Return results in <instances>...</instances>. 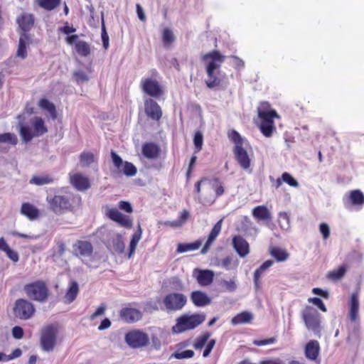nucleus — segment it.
<instances>
[{
  "label": "nucleus",
  "mask_w": 364,
  "mask_h": 364,
  "mask_svg": "<svg viewBox=\"0 0 364 364\" xmlns=\"http://www.w3.org/2000/svg\"><path fill=\"white\" fill-rule=\"evenodd\" d=\"M202 60L205 63L207 79L205 81L209 89H215L223 87L224 80L226 78L225 73L222 74L219 69L225 59L218 50H213L207 53L201 57Z\"/></svg>",
  "instance_id": "1"
},
{
  "label": "nucleus",
  "mask_w": 364,
  "mask_h": 364,
  "mask_svg": "<svg viewBox=\"0 0 364 364\" xmlns=\"http://www.w3.org/2000/svg\"><path fill=\"white\" fill-rule=\"evenodd\" d=\"M205 320V315L204 314L191 315L184 314L176 318V324L172 327V331L176 333H181L193 330L203 323Z\"/></svg>",
  "instance_id": "2"
},
{
  "label": "nucleus",
  "mask_w": 364,
  "mask_h": 364,
  "mask_svg": "<svg viewBox=\"0 0 364 364\" xmlns=\"http://www.w3.org/2000/svg\"><path fill=\"white\" fill-rule=\"evenodd\" d=\"M58 325L50 323L43 326L41 330L40 346L46 352H51L57 344Z\"/></svg>",
  "instance_id": "3"
},
{
  "label": "nucleus",
  "mask_w": 364,
  "mask_h": 364,
  "mask_svg": "<svg viewBox=\"0 0 364 364\" xmlns=\"http://www.w3.org/2000/svg\"><path fill=\"white\" fill-rule=\"evenodd\" d=\"M23 290L26 296L33 301L45 302L49 296V289L43 280H37L26 284Z\"/></svg>",
  "instance_id": "4"
},
{
  "label": "nucleus",
  "mask_w": 364,
  "mask_h": 364,
  "mask_svg": "<svg viewBox=\"0 0 364 364\" xmlns=\"http://www.w3.org/2000/svg\"><path fill=\"white\" fill-rule=\"evenodd\" d=\"M151 76L149 77H144L141 80L140 87L141 90L147 95L159 98L164 93V89L157 80L159 73L156 69L151 70Z\"/></svg>",
  "instance_id": "5"
},
{
  "label": "nucleus",
  "mask_w": 364,
  "mask_h": 364,
  "mask_svg": "<svg viewBox=\"0 0 364 364\" xmlns=\"http://www.w3.org/2000/svg\"><path fill=\"white\" fill-rule=\"evenodd\" d=\"M306 327L316 335L320 336L321 331V315L316 309L306 306L301 314Z\"/></svg>",
  "instance_id": "6"
},
{
  "label": "nucleus",
  "mask_w": 364,
  "mask_h": 364,
  "mask_svg": "<svg viewBox=\"0 0 364 364\" xmlns=\"http://www.w3.org/2000/svg\"><path fill=\"white\" fill-rule=\"evenodd\" d=\"M187 296L179 292H170L163 299V304L168 312L181 311L187 304Z\"/></svg>",
  "instance_id": "7"
},
{
  "label": "nucleus",
  "mask_w": 364,
  "mask_h": 364,
  "mask_svg": "<svg viewBox=\"0 0 364 364\" xmlns=\"http://www.w3.org/2000/svg\"><path fill=\"white\" fill-rule=\"evenodd\" d=\"M126 343L132 348H140L149 343L148 334L140 329L128 331L124 336Z\"/></svg>",
  "instance_id": "8"
},
{
  "label": "nucleus",
  "mask_w": 364,
  "mask_h": 364,
  "mask_svg": "<svg viewBox=\"0 0 364 364\" xmlns=\"http://www.w3.org/2000/svg\"><path fill=\"white\" fill-rule=\"evenodd\" d=\"M49 208L55 214L60 215L71 210L70 198L68 196L55 195L47 197Z\"/></svg>",
  "instance_id": "9"
},
{
  "label": "nucleus",
  "mask_w": 364,
  "mask_h": 364,
  "mask_svg": "<svg viewBox=\"0 0 364 364\" xmlns=\"http://www.w3.org/2000/svg\"><path fill=\"white\" fill-rule=\"evenodd\" d=\"M13 310L14 316L22 320L31 318L36 311L34 305L31 301L24 299H17Z\"/></svg>",
  "instance_id": "10"
},
{
  "label": "nucleus",
  "mask_w": 364,
  "mask_h": 364,
  "mask_svg": "<svg viewBox=\"0 0 364 364\" xmlns=\"http://www.w3.org/2000/svg\"><path fill=\"white\" fill-rule=\"evenodd\" d=\"M112 163L119 173L127 176H134L137 173L136 166L131 162L123 161L122 159L113 150L110 153Z\"/></svg>",
  "instance_id": "11"
},
{
  "label": "nucleus",
  "mask_w": 364,
  "mask_h": 364,
  "mask_svg": "<svg viewBox=\"0 0 364 364\" xmlns=\"http://www.w3.org/2000/svg\"><path fill=\"white\" fill-rule=\"evenodd\" d=\"M258 117L261 120L259 129L262 134L266 137L272 136L275 129L274 119L275 118H279L277 112H272L269 114L262 113L261 115Z\"/></svg>",
  "instance_id": "12"
},
{
  "label": "nucleus",
  "mask_w": 364,
  "mask_h": 364,
  "mask_svg": "<svg viewBox=\"0 0 364 364\" xmlns=\"http://www.w3.org/2000/svg\"><path fill=\"white\" fill-rule=\"evenodd\" d=\"M105 214L108 218L117 223L121 227L125 228L127 229H130L132 228L133 221L132 218L129 215L122 214L116 208H108L106 210Z\"/></svg>",
  "instance_id": "13"
},
{
  "label": "nucleus",
  "mask_w": 364,
  "mask_h": 364,
  "mask_svg": "<svg viewBox=\"0 0 364 364\" xmlns=\"http://www.w3.org/2000/svg\"><path fill=\"white\" fill-rule=\"evenodd\" d=\"M119 318L127 323H134L142 318L143 313L138 309L126 306L121 309L119 312Z\"/></svg>",
  "instance_id": "14"
},
{
  "label": "nucleus",
  "mask_w": 364,
  "mask_h": 364,
  "mask_svg": "<svg viewBox=\"0 0 364 364\" xmlns=\"http://www.w3.org/2000/svg\"><path fill=\"white\" fill-rule=\"evenodd\" d=\"M78 38L77 34L68 36L65 38V42L70 46L75 44V50L77 53L82 57H87L91 53L90 46L86 41H77Z\"/></svg>",
  "instance_id": "15"
},
{
  "label": "nucleus",
  "mask_w": 364,
  "mask_h": 364,
  "mask_svg": "<svg viewBox=\"0 0 364 364\" xmlns=\"http://www.w3.org/2000/svg\"><path fill=\"white\" fill-rule=\"evenodd\" d=\"M144 112L148 117L155 121H159L162 117L161 107L151 98L144 100Z\"/></svg>",
  "instance_id": "16"
},
{
  "label": "nucleus",
  "mask_w": 364,
  "mask_h": 364,
  "mask_svg": "<svg viewBox=\"0 0 364 364\" xmlns=\"http://www.w3.org/2000/svg\"><path fill=\"white\" fill-rule=\"evenodd\" d=\"M320 349L319 343L316 340H311L305 346L304 355L308 360L315 361L317 364H320Z\"/></svg>",
  "instance_id": "17"
},
{
  "label": "nucleus",
  "mask_w": 364,
  "mask_h": 364,
  "mask_svg": "<svg viewBox=\"0 0 364 364\" xmlns=\"http://www.w3.org/2000/svg\"><path fill=\"white\" fill-rule=\"evenodd\" d=\"M20 33H27L34 26L35 16L33 14L22 13L16 18Z\"/></svg>",
  "instance_id": "18"
},
{
  "label": "nucleus",
  "mask_w": 364,
  "mask_h": 364,
  "mask_svg": "<svg viewBox=\"0 0 364 364\" xmlns=\"http://www.w3.org/2000/svg\"><path fill=\"white\" fill-rule=\"evenodd\" d=\"M233 153L240 166L244 170L250 168L251 159L247 151L242 146H234Z\"/></svg>",
  "instance_id": "19"
},
{
  "label": "nucleus",
  "mask_w": 364,
  "mask_h": 364,
  "mask_svg": "<svg viewBox=\"0 0 364 364\" xmlns=\"http://www.w3.org/2000/svg\"><path fill=\"white\" fill-rule=\"evenodd\" d=\"M73 254L77 256L90 257L92 255L93 247L90 242L77 240L73 246Z\"/></svg>",
  "instance_id": "20"
},
{
  "label": "nucleus",
  "mask_w": 364,
  "mask_h": 364,
  "mask_svg": "<svg viewBox=\"0 0 364 364\" xmlns=\"http://www.w3.org/2000/svg\"><path fill=\"white\" fill-rule=\"evenodd\" d=\"M70 182L75 189L80 191H84L90 188L89 178L79 173L70 174Z\"/></svg>",
  "instance_id": "21"
},
{
  "label": "nucleus",
  "mask_w": 364,
  "mask_h": 364,
  "mask_svg": "<svg viewBox=\"0 0 364 364\" xmlns=\"http://www.w3.org/2000/svg\"><path fill=\"white\" fill-rule=\"evenodd\" d=\"M193 276L200 286L205 287L212 284L214 278V272L209 269H196L193 272Z\"/></svg>",
  "instance_id": "22"
},
{
  "label": "nucleus",
  "mask_w": 364,
  "mask_h": 364,
  "mask_svg": "<svg viewBox=\"0 0 364 364\" xmlns=\"http://www.w3.org/2000/svg\"><path fill=\"white\" fill-rule=\"evenodd\" d=\"M232 245L237 254L244 257L250 252L249 243L240 235H235L232 238Z\"/></svg>",
  "instance_id": "23"
},
{
  "label": "nucleus",
  "mask_w": 364,
  "mask_h": 364,
  "mask_svg": "<svg viewBox=\"0 0 364 364\" xmlns=\"http://www.w3.org/2000/svg\"><path fill=\"white\" fill-rule=\"evenodd\" d=\"M190 298L194 306L197 307H203L211 303V299L207 294L199 290L192 291Z\"/></svg>",
  "instance_id": "24"
},
{
  "label": "nucleus",
  "mask_w": 364,
  "mask_h": 364,
  "mask_svg": "<svg viewBox=\"0 0 364 364\" xmlns=\"http://www.w3.org/2000/svg\"><path fill=\"white\" fill-rule=\"evenodd\" d=\"M31 42V36L28 33H20L18 46L16 51V56L25 59L27 58V46Z\"/></svg>",
  "instance_id": "25"
},
{
  "label": "nucleus",
  "mask_w": 364,
  "mask_h": 364,
  "mask_svg": "<svg viewBox=\"0 0 364 364\" xmlns=\"http://www.w3.org/2000/svg\"><path fill=\"white\" fill-rule=\"evenodd\" d=\"M141 151L144 156L149 159H154L158 158L161 153L160 147L153 142H147L144 144Z\"/></svg>",
  "instance_id": "26"
},
{
  "label": "nucleus",
  "mask_w": 364,
  "mask_h": 364,
  "mask_svg": "<svg viewBox=\"0 0 364 364\" xmlns=\"http://www.w3.org/2000/svg\"><path fill=\"white\" fill-rule=\"evenodd\" d=\"M349 306V318L352 322H355L358 319L359 311V300L358 294L357 292H354L351 294Z\"/></svg>",
  "instance_id": "27"
},
{
  "label": "nucleus",
  "mask_w": 364,
  "mask_h": 364,
  "mask_svg": "<svg viewBox=\"0 0 364 364\" xmlns=\"http://www.w3.org/2000/svg\"><path fill=\"white\" fill-rule=\"evenodd\" d=\"M21 213L30 220H36L40 216V210L29 203H23L21 205Z\"/></svg>",
  "instance_id": "28"
},
{
  "label": "nucleus",
  "mask_w": 364,
  "mask_h": 364,
  "mask_svg": "<svg viewBox=\"0 0 364 364\" xmlns=\"http://www.w3.org/2000/svg\"><path fill=\"white\" fill-rule=\"evenodd\" d=\"M252 215L257 221H270L272 214L265 205H258L252 210Z\"/></svg>",
  "instance_id": "29"
},
{
  "label": "nucleus",
  "mask_w": 364,
  "mask_h": 364,
  "mask_svg": "<svg viewBox=\"0 0 364 364\" xmlns=\"http://www.w3.org/2000/svg\"><path fill=\"white\" fill-rule=\"evenodd\" d=\"M269 253L277 262H285L289 257V253L278 246H270Z\"/></svg>",
  "instance_id": "30"
},
{
  "label": "nucleus",
  "mask_w": 364,
  "mask_h": 364,
  "mask_svg": "<svg viewBox=\"0 0 364 364\" xmlns=\"http://www.w3.org/2000/svg\"><path fill=\"white\" fill-rule=\"evenodd\" d=\"M273 264V261L271 259L266 260L263 264L257 269L254 272V283L257 289L260 288V277L264 272Z\"/></svg>",
  "instance_id": "31"
},
{
  "label": "nucleus",
  "mask_w": 364,
  "mask_h": 364,
  "mask_svg": "<svg viewBox=\"0 0 364 364\" xmlns=\"http://www.w3.org/2000/svg\"><path fill=\"white\" fill-rule=\"evenodd\" d=\"M273 264V261L271 259L266 260L263 264L257 269L254 272V283L257 289L260 288V277L264 272Z\"/></svg>",
  "instance_id": "32"
},
{
  "label": "nucleus",
  "mask_w": 364,
  "mask_h": 364,
  "mask_svg": "<svg viewBox=\"0 0 364 364\" xmlns=\"http://www.w3.org/2000/svg\"><path fill=\"white\" fill-rule=\"evenodd\" d=\"M33 127V134L35 136H39L48 132V129L45 125V122L41 117H36L32 122Z\"/></svg>",
  "instance_id": "33"
},
{
  "label": "nucleus",
  "mask_w": 364,
  "mask_h": 364,
  "mask_svg": "<svg viewBox=\"0 0 364 364\" xmlns=\"http://www.w3.org/2000/svg\"><path fill=\"white\" fill-rule=\"evenodd\" d=\"M142 235V229L140 225L138 226L137 230L134 232V234L132 236L131 241L129 243V251L128 253V257L130 258L134 252H135V250L136 248V246L140 241Z\"/></svg>",
  "instance_id": "34"
},
{
  "label": "nucleus",
  "mask_w": 364,
  "mask_h": 364,
  "mask_svg": "<svg viewBox=\"0 0 364 364\" xmlns=\"http://www.w3.org/2000/svg\"><path fill=\"white\" fill-rule=\"evenodd\" d=\"M142 235V229L140 225L138 226L137 230L134 232V234L132 236L131 241L129 243V251L128 253V257L130 258L134 252H135V250L136 248V246L140 241Z\"/></svg>",
  "instance_id": "35"
},
{
  "label": "nucleus",
  "mask_w": 364,
  "mask_h": 364,
  "mask_svg": "<svg viewBox=\"0 0 364 364\" xmlns=\"http://www.w3.org/2000/svg\"><path fill=\"white\" fill-rule=\"evenodd\" d=\"M202 245V240H196L191 243H179L177 246L176 251L179 253H183L189 251L198 250Z\"/></svg>",
  "instance_id": "36"
},
{
  "label": "nucleus",
  "mask_w": 364,
  "mask_h": 364,
  "mask_svg": "<svg viewBox=\"0 0 364 364\" xmlns=\"http://www.w3.org/2000/svg\"><path fill=\"white\" fill-rule=\"evenodd\" d=\"M348 200L352 205L361 207L364 204V195L358 189L353 190L350 192Z\"/></svg>",
  "instance_id": "37"
},
{
  "label": "nucleus",
  "mask_w": 364,
  "mask_h": 364,
  "mask_svg": "<svg viewBox=\"0 0 364 364\" xmlns=\"http://www.w3.org/2000/svg\"><path fill=\"white\" fill-rule=\"evenodd\" d=\"M253 318L252 314L248 311H242L240 314H237L235 316L232 320L231 323L232 325H238L242 323H248L252 321Z\"/></svg>",
  "instance_id": "38"
},
{
  "label": "nucleus",
  "mask_w": 364,
  "mask_h": 364,
  "mask_svg": "<svg viewBox=\"0 0 364 364\" xmlns=\"http://www.w3.org/2000/svg\"><path fill=\"white\" fill-rule=\"evenodd\" d=\"M79 293V287L75 281H72L70 283L69 288L65 295V299L66 302L71 303L73 302L77 297Z\"/></svg>",
  "instance_id": "39"
},
{
  "label": "nucleus",
  "mask_w": 364,
  "mask_h": 364,
  "mask_svg": "<svg viewBox=\"0 0 364 364\" xmlns=\"http://www.w3.org/2000/svg\"><path fill=\"white\" fill-rule=\"evenodd\" d=\"M53 181V178L50 175H41L33 176L30 180V183L36 186H43L52 183Z\"/></svg>",
  "instance_id": "40"
},
{
  "label": "nucleus",
  "mask_w": 364,
  "mask_h": 364,
  "mask_svg": "<svg viewBox=\"0 0 364 364\" xmlns=\"http://www.w3.org/2000/svg\"><path fill=\"white\" fill-rule=\"evenodd\" d=\"M61 0H36V4L46 11H52L57 8Z\"/></svg>",
  "instance_id": "41"
},
{
  "label": "nucleus",
  "mask_w": 364,
  "mask_h": 364,
  "mask_svg": "<svg viewBox=\"0 0 364 364\" xmlns=\"http://www.w3.org/2000/svg\"><path fill=\"white\" fill-rule=\"evenodd\" d=\"M189 215H189V212L187 210H183L181 213L178 220H173V221H167V222L165 223V225H168V226H170V227H172V228L181 227L188 219Z\"/></svg>",
  "instance_id": "42"
},
{
  "label": "nucleus",
  "mask_w": 364,
  "mask_h": 364,
  "mask_svg": "<svg viewBox=\"0 0 364 364\" xmlns=\"http://www.w3.org/2000/svg\"><path fill=\"white\" fill-rule=\"evenodd\" d=\"M38 105L42 109L47 110L53 119L57 118L56 109L52 102L46 98H42L40 100Z\"/></svg>",
  "instance_id": "43"
},
{
  "label": "nucleus",
  "mask_w": 364,
  "mask_h": 364,
  "mask_svg": "<svg viewBox=\"0 0 364 364\" xmlns=\"http://www.w3.org/2000/svg\"><path fill=\"white\" fill-rule=\"evenodd\" d=\"M347 270V267L346 265H341L338 269L330 271L327 277L329 279L337 281L343 277Z\"/></svg>",
  "instance_id": "44"
},
{
  "label": "nucleus",
  "mask_w": 364,
  "mask_h": 364,
  "mask_svg": "<svg viewBox=\"0 0 364 364\" xmlns=\"http://www.w3.org/2000/svg\"><path fill=\"white\" fill-rule=\"evenodd\" d=\"M211 186L215 193L216 198H219L225 193V188L220 178L214 177L212 178Z\"/></svg>",
  "instance_id": "45"
},
{
  "label": "nucleus",
  "mask_w": 364,
  "mask_h": 364,
  "mask_svg": "<svg viewBox=\"0 0 364 364\" xmlns=\"http://www.w3.org/2000/svg\"><path fill=\"white\" fill-rule=\"evenodd\" d=\"M80 162L82 166L87 167L90 166L95 161V156L89 151H84L79 156Z\"/></svg>",
  "instance_id": "46"
},
{
  "label": "nucleus",
  "mask_w": 364,
  "mask_h": 364,
  "mask_svg": "<svg viewBox=\"0 0 364 364\" xmlns=\"http://www.w3.org/2000/svg\"><path fill=\"white\" fill-rule=\"evenodd\" d=\"M19 134L22 138V140L25 142H29L35 137L33 132L31 129L26 125H21L19 129Z\"/></svg>",
  "instance_id": "47"
},
{
  "label": "nucleus",
  "mask_w": 364,
  "mask_h": 364,
  "mask_svg": "<svg viewBox=\"0 0 364 364\" xmlns=\"http://www.w3.org/2000/svg\"><path fill=\"white\" fill-rule=\"evenodd\" d=\"M174 41L175 37L173 31L168 28H164L162 32V41L164 45L165 46H170Z\"/></svg>",
  "instance_id": "48"
},
{
  "label": "nucleus",
  "mask_w": 364,
  "mask_h": 364,
  "mask_svg": "<svg viewBox=\"0 0 364 364\" xmlns=\"http://www.w3.org/2000/svg\"><path fill=\"white\" fill-rule=\"evenodd\" d=\"M210 336V334L208 332H205L201 336L197 337L193 343L194 348L198 350L203 348L206 343L208 342Z\"/></svg>",
  "instance_id": "49"
},
{
  "label": "nucleus",
  "mask_w": 364,
  "mask_h": 364,
  "mask_svg": "<svg viewBox=\"0 0 364 364\" xmlns=\"http://www.w3.org/2000/svg\"><path fill=\"white\" fill-rule=\"evenodd\" d=\"M0 143H9L11 145H16L18 143V139L12 133L0 134Z\"/></svg>",
  "instance_id": "50"
},
{
  "label": "nucleus",
  "mask_w": 364,
  "mask_h": 364,
  "mask_svg": "<svg viewBox=\"0 0 364 364\" xmlns=\"http://www.w3.org/2000/svg\"><path fill=\"white\" fill-rule=\"evenodd\" d=\"M222 229V220L217 222L212 228L208 239L210 242H214L217 237L219 235Z\"/></svg>",
  "instance_id": "51"
},
{
  "label": "nucleus",
  "mask_w": 364,
  "mask_h": 364,
  "mask_svg": "<svg viewBox=\"0 0 364 364\" xmlns=\"http://www.w3.org/2000/svg\"><path fill=\"white\" fill-rule=\"evenodd\" d=\"M229 139L235 144V146H242L243 144V140L240 134L235 130L232 129L228 134Z\"/></svg>",
  "instance_id": "52"
},
{
  "label": "nucleus",
  "mask_w": 364,
  "mask_h": 364,
  "mask_svg": "<svg viewBox=\"0 0 364 364\" xmlns=\"http://www.w3.org/2000/svg\"><path fill=\"white\" fill-rule=\"evenodd\" d=\"M272 112H277L276 110L272 109L271 105L268 102H261L257 107L258 116L263 114H271Z\"/></svg>",
  "instance_id": "53"
},
{
  "label": "nucleus",
  "mask_w": 364,
  "mask_h": 364,
  "mask_svg": "<svg viewBox=\"0 0 364 364\" xmlns=\"http://www.w3.org/2000/svg\"><path fill=\"white\" fill-rule=\"evenodd\" d=\"M193 144L195 146V153L200 151L203 144V136L200 132L198 131L195 133Z\"/></svg>",
  "instance_id": "54"
},
{
  "label": "nucleus",
  "mask_w": 364,
  "mask_h": 364,
  "mask_svg": "<svg viewBox=\"0 0 364 364\" xmlns=\"http://www.w3.org/2000/svg\"><path fill=\"white\" fill-rule=\"evenodd\" d=\"M194 356V352L192 350H186L182 352L176 351L171 354V358L176 359H188L191 358Z\"/></svg>",
  "instance_id": "55"
},
{
  "label": "nucleus",
  "mask_w": 364,
  "mask_h": 364,
  "mask_svg": "<svg viewBox=\"0 0 364 364\" xmlns=\"http://www.w3.org/2000/svg\"><path fill=\"white\" fill-rule=\"evenodd\" d=\"M73 77L77 84H81L89 80L87 74L83 70H76L73 73Z\"/></svg>",
  "instance_id": "56"
},
{
  "label": "nucleus",
  "mask_w": 364,
  "mask_h": 364,
  "mask_svg": "<svg viewBox=\"0 0 364 364\" xmlns=\"http://www.w3.org/2000/svg\"><path fill=\"white\" fill-rule=\"evenodd\" d=\"M282 177L284 182L287 183L289 186L294 188L299 187V184L298 181L289 173H283L282 174Z\"/></svg>",
  "instance_id": "57"
},
{
  "label": "nucleus",
  "mask_w": 364,
  "mask_h": 364,
  "mask_svg": "<svg viewBox=\"0 0 364 364\" xmlns=\"http://www.w3.org/2000/svg\"><path fill=\"white\" fill-rule=\"evenodd\" d=\"M277 338L275 337H271L266 339H258V340H254L252 341V343L255 346H267L276 343Z\"/></svg>",
  "instance_id": "58"
},
{
  "label": "nucleus",
  "mask_w": 364,
  "mask_h": 364,
  "mask_svg": "<svg viewBox=\"0 0 364 364\" xmlns=\"http://www.w3.org/2000/svg\"><path fill=\"white\" fill-rule=\"evenodd\" d=\"M309 302L312 303L315 306H316L321 311L323 312H326L327 309L322 301V300L318 297H312L308 299Z\"/></svg>",
  "instance_id": "59"
},
{
  "label": "nucleus",
  "mask_w": 364,
  "mask_h": 364,
  "mask_svg": "<svg viewBox=\"0 0 364 364\" xmlns=\"http://www.w3.org/2000/svg\"><path fill=\"white\" fill-rule=\"evenodd\" d=\"M231 59L232 60V65L237 70H241L245 67V62L240 59L239 57L235 55H232Z\"/></svg>",
  "instance_id": "60"
},
{
  "label": "nucleus",
  "mask_w": 364,
  "mask_h": 364,
  "mask_svg": "<svg viewBox=\"0 0 364 364\" xmlns=\"http://www.w3.org/2000/svg\"><path fill=\"white\" fill-rule=\"evenodd\" d=\"M118 206L119 209L124 210L127 213H131L133 212L132 206L128 201L121 200L119 202Z\"/></svg>",
  "instance_id": "61"
},
{
  "label": "nucleus",
  "mask_w": 364,
  "mask_h": 364,
  "mask_svg": "<svg viewBox=\"0 0 364 364\" xmlns=\"http://www.w3.org/2000/svg\"><path fill=\"white\" fill-rule=\"evenodd\" d=\"M319 230L321 233L322 234L323 238L326 240L330 236V228L326 223H321L319 225Z\"/></svg>",
  "instance_id": "62"
},
{
  "label": "nucleus",
  "mask_w": 364,
  "mask_h": 364,
  "mask_svg": "<svg viewBox=\"0 0 364 364\" xmlns=\"http://www.w3.org/2000/svg\"><path fill=\"white\" fill-rule=\"evenodd\" d=\"M23 330L21 326H16L12 328V336L16 339H21L23 337Z\"/></svg>",
  "instance_id": "63"
},
{
  "label": "nucleus",
  "mask_w": 364,
  "mask_h": 364,
  "mask_svg": "<svg viewBox=\"0 0 364 364\" xmlns=\"http://www.w3.org/2000/svg\"><path fill=\"white\" fill-rule=\"evenodd\" d=\"M7 257L14 262H16L19 259L18 253L12 250L11 247L5 252Z\"/></svg>",
  "instance_id": "64"
}]
</instances>
